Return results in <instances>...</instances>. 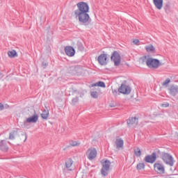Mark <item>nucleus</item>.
Returning a JSON list of instances; mask_svg holds the SVG:
<instances>
[{"mask_svg":"<svg viewBox=\"0 0 178 178\" xmlns=\"http://www.w3.org/2000/svg\"><path fill=\"white\" fill-rule=\"evenodd\" d=\"M76 6L78 9L74 10L76 19L81 26H88L91 23V18L88 14V12H90L88 3L81 1L76 4Z\"/></svg>","mask_w":178,"mask_h":178,"instance_id":"1","label":"nucleus"},{"mask_svg":"<svg viewBox=\"0 0 178 178\" xmlns=\"http://www.w3.org/2000/svg\"><path fill=\"white\" fill-rule=\"evenodd\" d=\"M142 59L143 62L146 60V65L149 69H158L159 65H161V61L156 58H147V56H145Z\"/></svg>","mask_w":178,"mask_h":178,"instance_id":"2","label":"nucleus"},{"mask_svg":"<svg viewBox=\"0 0 178 178\" xmlns=\"http://www.w3.org/2000/svg\"><path fill=\"white\" fill-rule=\"evenodd\" d=\"M111 168V161L109 160H106L102 163V168L101 170V174L103 177H105V176H108L109 173V169Z\"/></svg>","mask_w":178,"mask_h":178,"instance_id":"3","label":"nucleus"},{"mask_svg":"<svg viewBox=\"0 0 178 178\" xmlns=\"http://www.w3.org/2000/svg\"><path fill=\"white\" fill-rule=\"evenodd\" d=\"M162 159L166 165H169L170 166H173V165H175L173 156L168 153H163Z\"/></svg>","mask_w":178,"mask_h":178,"instance_id":"4","label":"nucleus"},{"mask_svg":"<svg viewBox=\"0 0 178 178\" xmlns=\"http://www.w3.org/2000/svg\"><path fill=\"white\" fill-rule=\"evenodd\" d=\"M111 59L112 62H114V65L115 66H119L120 65V62L122 60V57L118 51H115L113 52Z\"/></svg>","mask_w":178,"mask_h":178,"instance_id":"5","label":"nucleus"},{"mask_svg":"<svg viewBox=\"0 0 178 178\" xmlns=\"http://www.w3.org/2000/svg\"><path fill=\"white\" fill-rule=\"evenodd\" d=\"M97 149L95 147H90L86 152V156L89 161H93L97 158Z\"/></svg>","mask_w":178,"mask_h":178,"instance_id":"6","label":"nucleus"},{"mask_svg":"<svg viewBox=\"0 0 178 178\" xmlns=\"http://www.w3.org/2000/svg\"><path fill=\"white\" fill-rule=\"evenodd\" d=\"M97 62L101 66L108 65V54H102L97 57Z\"/></svg>","mask_w":178,"mask_h":178,"instance_id":"7","label":"nucleus"},{"mask_svg":"<svg viewBox=\"0 0 178 178\" xmlns=\"http://www.w3.org/2000/svg\"><path fill=\"white\" fill-rule=\"evenodd\" d=\"M154 172L158 175H165V165L160 163H156L154 164Z\"/></svg>","mask_w":178,"mask_h":178,"instance_id":"8","label":"nucleus"},{"mask_svg":"<svg viewBox=\"0 0 178 178\" xmlns=\"http://www.w3.org/2000/svg\"><path fill=\"white\" fill-rule=\"evenodd\" d=\"M118 91L120 94H124L129 95L131 92V88L126 84H122L118 88Z\"/></svg>","mask_w":178,"mask_h":178,"instance_id":"9","label":"nucleus"},{"mask_svg":"<svg viewBox=\"0 0 178 178\" xmlns=\"http://www.w3.org/2000/svg\"><path fill=\"white\" fill-rule=\"evenodd\" d=\"M144 161L147 163H154L156 161V153L153 152L151 155L145 156Z\"/></svg>","mask_w":178,"mask_h":178,"instance_id":"10","label":"nucleus"},{"mask_svg":"<svg viewBox=\"0 0 178 178\" xmlns=\"http://www.w3.org/2000/svg\"><path fill=\"white\" fill-rule=\"evenodd\" d=\"M65 52L67 56L70 57L74 56V55L76 54V50L74 49V48H73V47L71 46H66L65 47Z\"/></svg>","mask_w":178,"mask_h":178,"instance_id":"11","label":"nucleus"},{"mask_svg":"<svg viewBox=\"0 0 178 178\" xmlns=\"http://www.w3.org/2000/svg\"><path fill=\"white\" fill-rule=\"evenodd\" d=\"M169 94L172 95V97H176L178 94V86L177 85H172L169 88Z\"/></svg>","mask_w":178,"mask_h":178,"instance_id":"12","label":"nucleus"},{"mask_svg":"<svg viewBox=\"0 0 178 178\" xmlns=\"http://www.w3.org/2000/svg\"><path fill=\"white\" fill-rule=\"evenodd\" d=\"M38 122V115L34 111V115L31 117H29L26 119V120L24 122V124L26 123H37Z\"/></svg>","mask_w":178,"mask_h":178,"instance_id":"13","label":"nucleus"},{"mask_svg":"<svg viewBox=\"0 0 178 178\" xmlns=\"http://www.w3.org/2000/svg\"><path fill=\"white\" fill-rule=\"evenodd\" d=\"M0 151H2V152H8L9 151V146H8L6 140H1L0 141Z\"/></svg>","mask_w":178,"mask_h":178,"instance_id":"14","label":"nucleus"},{"mask_svg":"<svg viewBox=\"0 0 178 178\" xmlns=\"http://www.w3.org/2000/svg\"><path fill=\"white\" fill-rule=\"evenodd\" d=\"M153 3L159 10H161L163 7V0H153Z\"/></svg>","mask_w":178,"mask_h":178,"instance_id":"15","label":"nucleus"},{"mask_svg":"<svg viewBox=\"0 0 178 178\" xmlns=\"http://www.w3.org/2000/svg\"><path fill=\"white\" fill-rule=\"evenodd\" d=\"M127 123L129 127L130 126H133V124H137V123H138V118L136 117L129 118L127 120Z\"/></svg>","mask_w":178,"mask_h":178,"instance_id":"16","label":"nucleus"},{"mask_svg":"<svg viewBox=\"0 0 178 178\" xmlns=\"http://www.w3.org/2000/svg\"><path fill=\"white\" fill-rule=\"evenodd\" d=\"M115 145L117 149H120V148H123V145H124V141L121 138H118L115 140Z\"/></svg>","mask_w":178,"mask_h":178,"instance_id":"17","label":"nucleus"},{"mask_svg":"<svg viewBox=\"0 0 178 178\" xmlns=\"http://www.w3.org/2000/svg\"><path fill=\"white\" fill-rule=\"evenodd\" d=\"M92 87H102V88H105L106 85H105V82L100 81L97 83L92 84Z\"/></svg>","mask_w":178,"mask_h":178,"instance_id":"18","label":"nucleus"},{"mask_svg":"<svg viewBox=\"0 0 178 178\" xmlns=\"http://www.w3.org/2000/svg\"><path fill=\"white\" fill-rule=\"evenodd\" d=\"M48 116H49V111L48 110H44L41 114V118L44 119V120H47Z\"/></svg>","mask_w":178,"mask_h":178,"instance_id":"19","label":"nucleus"},{"mask_svg":"<svg viewBox=\"0 0 178 178\" xmlns=\"http://www.w3.org/2000/svg\"><path fill=\"white\" fill-rule=\"evenodd\" d=\"M145 49H146L147 52H154L155 51V47L152 44L146 46Z\"/></svg>","mask_w":178,"mask_h":178,"instance_id":"20","label":"nucleus"},{"mask_svg":"<svg viewBox=\"0 0 178 178\" xmlns=\"http://www.w3.org/2000/svg\"><path fill=\"white\" fill-rule=\"evenodd\" d=\"M8 55L10 58H15L17 56V52L15 50L9 51Z\"/></svg>","mask_w":178,"mask_h":178,"instance_id":"21","label":"nucleus"},{"mask_svg":"<svg viewBox=\"0 0 178 178\" xmlns=\"http://www.w3.org/2000/svg\"><path fill=\"white\" fill-rule=\"evenodd\" d=\"M72 165H73V160H72V159H69L65 161V168H67V169H69L70 168H71Z\"/></svg>","mask_w":178,"mask_h":178,"instance_id":"22","label":"nucleus"},{"mask_svg":"<svg viewBox=\"0 0 178 178\" xmlns=\"http://www.w3.org/2000/svg\"><path fill=\"white\" fill-rule=\"evenodd\" d=\"M136 169L138 170H141L143 169H145V164L144 163H139L136 165Z\"/></svg>","mask_w":178,"mask_h":178,"instance_id":"23","label":"nucleus"},{"mask_svg":"<svg viewBox=\"0 0 178 178\" xmlns=\"http://www.w3.org/2000/svg\"><path fill=\"white\" fill-rule=\"evenodd\" d=\"M170 3H167L164 6V10L166 13H170Z\"/></svg>","mask_w":178,"mask_h":178,"instance_id":"24","label":"nucleus"},{"mask_svg":"<svg viewBox=\"0 0 178 178\" xmlns=\"http://www.w3.org/2000/svg\"><path fill=\"white\" fill-rule=\"evenodd\" d=\"M134 154L137 157L141 156V149H140L139 147H137L134 149Z\"/></svg>","mask_w":178,"mask_h":178,"instance_id":"25","label":"nucleus"},{"mask_svg":"<svg viewBox=\"0 0 178 178\" xmlns=\"http://www.w3.org/2000/svg\"><path fill=\"white\" fill-rule=\"evenodd\" d=\"M77 47H78L79 51H81V52H83V51H84V46L83 45V43L79 42L77 43Z\"/></svg>","mask_w":178,"mask_h":178,"instance_id":"26","label":"nucleus"},{"mask_svg":"<svg viewBox=\"0 0 178 178\" xmlns=\"http://www.w3.org/2000/svg\"><path fill=\"white\" fill-rule=\"evenodd\" d=\"M70 145H72V147H79V145H80V143L79 141H76V140H72L70 143Z\"/></svg>","mask_w":178,"mask_h":178,"instance_id":"27","label":"nucleus"},{"mask_svg":"<svg viewBox=\"0 0 178 178\" xmlns=\"http://www.w3.org/2000/svg\"><path fill=\"white\" fill-rule=\"evenodd\" d=\"M90 95L92 98L97 99L98 98V92L92 91L90 92Z\"/></svg>","mask_w":178,"mask_h":178,"instance_id":"28","label":"nucleus"},{"mask_svg":"<svg viewBox=\"0 0 178 178\" xmlns=\"http://www.w3.org/2000/svg\"><path fill=\"white\" fill-rule=\"evenodd\" d=\"M79 102V97H76L72 99V104L76 105V103Z\"/></svg>","mask_w":178,"mask_h":178,"instance_id":"29","label":"nucleus"},{"mask_svg":"<svg viewBox=\"0 0 178 178\" xmlns=\"http://www.w3.org/2000/svg\"><path fill=\"white\" fill-rule=\"evenodd\" d=\"M169 83H170V79L168 78L165 80L164 82H163L162 86H165L166 87H168Z\"/></svg>","mask_w":178,"mask_h":178,"instance_id":"30","label":"nucleus"},{"mask_svg":"<svg viewBox=\"0 0 178 178\" xmlns=\"http://www.w3.org/2000/svg\"><path fill=\"white\" fill-rule=\"evenodd\" d=\"M9 140H15V131L10 133Z\"/></svg>","mask_w":178,"mask_h":178,"instance_id":"31","label":"nucleus"},{"mask_svg":"<svg viewBox=\"0 0 178 178\" xmlns=\"http://www.w3.org/2000/svg\"><path fill=\"white\" fill-rule=\"evenodd\" d=\"M119 90H116V89H115V90H113V95H115V97H118V95H119Z\"/></svg>","mask_w":178,"mask_h":178,"instance_id":"32","label":"nucleus"},{"mask_svg":"<svg viewBox=\"0 0 178 178\" xmlns=\"http://www.w3.org/2000/svg\"><path fill=\"white\" fill-rule=\"evenodd\" d=\"M133 43L134 44V45H138V44L140 43V40L138 39H134Z\"/></svg>","mask_w":178,"mask_h":178,"instance_id":"33","label":"nucleus"},{"mask_svg":"<svg viewBox=\"0 0 178 178\" xmlns=\"http://www.w3.org/2000/svg\"><path fill=\"white\" fill-rule=\"evenodd\" d=\"M42 66L43 69H46L47 66H48V63L42 62Z\"/></svg>","mask_w":178,"mask_h":178,"instance_id":"34","label":"nucleus"},{"mask_svg":"<svg viewBox=\"0 0 178 178\" xmlns=\"http://www.w3.org/2000/svg\"><path fill=\"white\" fill-rule=\"evenodd\" d=\"M161 106L163 108H168L169 106V103L163 104Z\"/></svg>","mask_w":178,"mask_h":178,"instance_id":"35","label":"nucleus"},{"mask_svg":"<svg viewBox=\"0 0 178 178\" xmlns=\"http://www.w3.org/2000/svg\"><path fill=\"white\" fill-rule=\"evenodd\" d=\"M4 109V106L1 103H0V111H3Z\"/></svg>","mask_w":178,"mask_h":178,"instance_id":"36","label":"nucleus"},{"mask_svg":"<svg viewBox=\"0 0 178 178\" xmlns=\"http://www.w3.org/2000/svg\"><path fill=\"white\" fill-rule=\"evenodd\" d=\"M26 140H27V136H26V138H25V140H24V141H26Z\"/></svg>","mask_w":178,"mask_h":178,"instance_id":"37","label":"nucleus"},{"mask_svg":"<svg viewBox=\"0 0 178 178\" xmlns=\"http://www.w3.org/2000/svg\"><path fill=\"white\" fill-rule=\"evenodd\" d=\"M69 170H72L71 169H70Z\"/></svg>","mask_w":178,"mask_h":178,"instance_id":"38","label":"nucleus"}]
</instances>
